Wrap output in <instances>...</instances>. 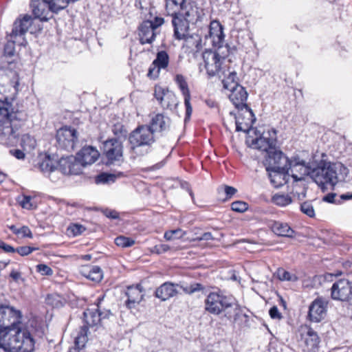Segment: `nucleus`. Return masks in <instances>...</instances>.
Returning <instances> with one entry per match:
<instances>
[{
  "label": "nucleus",
  "instance_id": "nucleus-28",
  "mask_svg": "<svg viewBox=\"0 0 352 352\" xmlns=\"http://www.w3.org/2000/svg\"><path fill=\"white\" fill-rule=\"evenodd\" d=\"M80 274L95 283H100L103 278V272L99 266L85 265L80 269Z\"/></svg>",
  "mask_w": 352,
  "mask_h": 352
},
{
  "label": "nucleus",
  "instance_id": "nucleus-26",
  "mask_svg": "<svg viewBox=\"0 0 352 352\" xmlns=\"http://www.w3.org/2000/svg\"><path fill=\"white\" fill-rule=\"evenodd\" d=\"M177 286L171 282H165L155 289L154 296L162 301L169 300L178 294Z\"/></svg>",
  "mask_w": 352,
  "mask_h": 352
},
{
  "label": "nucleus",
  "instance_id": "nucleus-44",
  "mask_svg": "<svg viewBox=\"0 0 352 352\" xmlns=\"http://www.w3.org/2000/svg\"><path fill=\"white\" fill-rule=\"evenodd\" d=\"M21 145L25 148L34 149L36 145V140L29 134H25L21 138Z\"/></svg>",
  "mask_w": 352,
  "mask_h": 352
},
{
  "label": "nucleus",
  "instance_id": "nucleus-36",
  "mask_svg": "<svg viewBox=\"0 0 352 352\" xmlns=\"http://www.w3.org/2000/svg\"><path fill=\"white\" fill-rule=\"evenodd\" d=\"M45 1L47 3L49 10L55 13L65 8L70 3L69 0H45Z\"/></svg>",
  "mask_w": 352,
  "mask_h": 352
},
{
  "label": "nucleus",
  "instance_id": "nucleus-9",
  "mask_svg": "<svg viewBox=\"0 0 352 352\" xmlns=\"http://www.w3.org/2000/svg\"><path fill=\"white\" fill-rule=\"evenodd\" d=\"M300 340L303 342L305 352H318L320 338L318 333L309 324H302L298 328Z\"/></svg>",
  "mask_w": 352,
  "mask_h": 352
},
{
  "label": "nucleus",
  "instance_id": "nucleus-31",
  "mask_svg": "<svg viewBox=\"0 0 352 352\" xmlns=\"http://www.w3.org/2000/svg\"><path fill=\"white\" fill-rule=\"evenodd\" d=\"M31 7L35 18L40 19L41 21H47L50 19L48 16L50 10L49 9H47V7L48 6L45 0H43L42 1H32Z\"/></svg>",
  "mask_w": 352,
  "mask_h": 352
},
{
  "label": "nucleus",
  "instance_id": "nucleus-34",
  "mask_svg": "<svg viewBox=\"0 0 352 352\" xmlns=\"http://www.w3.org/2000/svg\"><path fill=\"white\" fill-rule=\"evenodd\" d=\"M8 36V42L4 46V55L6 56L12 57L15 54V43H18L19 45H24V43H26V41L25 38H23V41H21L19 38H12L9 35Z\"/></svg>",
  "mask_w": 352,
  "mask_h": 352
},
{
  "label": "nucleus",
  "instance_id": "nucleus-42",
  "mask_svg": "<svg viewBox=\"0 0 352 352\" xmlns=\"http://www.w3.org/2000/svg\"><path fill=\"white\" fill-rule=\"evenodd\" d=\"M300 211L310 218L316 216L315 210L311 201H305L300 204Z\"/></svg>",
  "mask_w": 352,
  "mask_h": 352
},
{
  "label": "nucleus",
  "instance_id": "nucleus-38",
  "mask_svg": "<svg viewBox=\"0 0 352 352\" xmlns=\"http://www.w3.org/2000/svg\"><path fill=\"white\" fill-rule=\"evenodd\" d=\"M272 201L276 206L284 207L290 204L292 199L288 195L277 193L272 197Z\"/></svg>",
  "mask_w": 352,
  "mask_h": 352
},
{
  "label": "nucleus",
  "instance_id": "nucleus-25",
  "mask_svg": "<svg viewBox=\"0 0 352 352\" xmlns=\"http://www.w3.org/2000/svg\"><path fill=\"white\" fill-rule=\"evenodd\" d=\"M76 157L84 168L87 165L94 163L99 157V153L96 148L91 146H84L76 153Z\"/></svg>",
  "mask_w": 352,
  "mask_h": 352
},
{
  "label": "nucleus",
  "instance_id": "nucleus-19",
  "mask_svg": "<svg viewBox=\"0 0 352 352\" xmlns=\"http://www.w3.org/2000/svg\"><path fill=\"white\" fill-rule=\"evenodd\" d=\"M239 112L236 117V129L237 131L248 132L255 121V116L250 107L237 109Z\"/></svg>",
  "mask_w": 352,
  "mask_h": 352
},
{
  "label": "nucleus",
  "instance_id": "nucleus-10",
  "mask_svg": "<svg viewBox=\"0 0 352 352\" xmlns=\"http://www.w3.org/2000/svg\"><path fill=\"white\" fill-rule=\"evenodd\" d=\"M56 139L58 148L72 151L78 140V133L75 129L65 126L56 131Z\"/></svg>",
  "mask_w": 352,
  "mask_h": 352
},
{
  "label": "nucleus",
  "instance_id": "nucleus-18",
  "mask_svg": "<svg viewBox=\"0 0 352 352\" xmlns=\"http://www.w3.org/2000/svg\"><path fill=\"white\" fill-rule=\"evenodd\" d=\"M172 16V25L173 27L174 36L177 40H184L186 42L192 38V36L190 33L189 21L184 19L179 14Z\"/></svg>",
  "mask_w": 352,
  "mask_h": 352
},
{
  "label": "nucleus",
  "instance_id": "nucleus-53",
  "mask_svg": "<svg viewBox=\"0 0 352 352\" xmlns=\"http://www.w3.org/2000/svg\"><path fill=\"white\" fill-rule=\"evenodd\" d=\"M169 250H170V246L168 245L164 244V243H160V244H157V245H154L151 249V252L155 253L157 254H160L166 252Z\"/></svg>",
  "mask_w": 352,
  "mask_h": 352
},
{
  "label": "nucleus",
  "instance_id": "nucleus-45",
  "mask_svg": "<svg viewBox=\"0 0 352 352\" xmlns=\"http://www.w3.org/2000/svg\"><path fill=\"white\" fill-rule=\"evenodd\" d=\"M116 179V175L111 173H102L98 175L96 177V184H108L114 182Z\"/></svg>",
  "mask_w": 352,
  "mask_h": 352
},
{
  "label": "nucleus",
  "instance_id": "nucleus-20",
  "mask_svg": "<svg viewBox=\"0 0 352 352\" xmlns=\"http://www.w3.org/2000/svg\"><path fill=\"white\" fill-rule=\"evenodd\" d=\"M83 167L76 156L61 157L58 162L57 170L64 175H78L82 173Z\"/></svg>",
  "mask_w": 352,
  "mask_h": 352
},
{
  "label": "nucleus",
  "instance_id": "nucleus-4",
  "mask_svg": "<svg viewBox=\"0 0 352 352\" xmlns=\"http://www.w3.org/2000/svg\"><path fill=\"white\" fill-rule=\"evenodd\" d=\"M278 161L275 163V167L285 174L291 173V175L295 181H302L305 177L309 175L311 176L310 168L307 165L306 162L300 159L298 156H294L289 159L283 153L276 154Z\"/></svg>",
  "mask_w": 352,
  "mask_h": 352
},
{
  "label": "nucleus",
  "instance_id": "nucleus-29",
  "mask_svg": "<svg viewBox=\"0 0 352 352\" xmlns=\"http://www.w3.org/2000/svg\"><path fill=\"white\" fill-rule=\"evenodd\" d=\"M270 230L277 236L293 237L294 231L288 223L279 221H274L270 226Z\"/></svg>",
  "mask_w": 352,
  "mask_h": 352
},
{
  "label": "nucleus",
  "instance_id": "nucleus-33",
  "mask_svg": "<svg viewBox=\"0 0 352 352\" xmlns=\"http://www.w3.org/2000/svg\"><path fill=\"white\" fill-rule=\"evenodd\" d=\"M38 168L44 174H51L58 168H56L54 161L49 156L45 157L38 163Z\"/></svg>",
  "mask_w": 352,
  "mask_h": 352
},
{
  "label": "nucleus",
  "instance_id": "nucleus-49",
  "mask_svg": "<svg viewBox=\"0 0 352 352\" xmlns=\"http://www.w3.org/2000/svg\"><path fill=\"white\" fill-rule=\"evenodd\" d=\"M229 67H227V72H228V76L222 80L223 87H224V82H228V85H232V86H235V84H239L237 82V76L236 73L234 71L230 72Z\"/></svg>",
  "mask_w": 352,
  "mask_h": 352
},
{
  "label": "nucleus",
  "instance_id": "nucleus-21",
  "mask_svg": "<svg viewBox=\"0 0 352 352\" xmlns=\"http://www.w3.org/2000/svg\"><path fill=\"white\" fill-rule=\"evenodd\" d=\"M33 19L29 14L18 17L13 23L12 32L9 34L12 38H19L23 41L24 35L32 24Z\"/></svg>",
  "mask_w": 352,
  "mask_h": 352
},
{
  "label": "nucleus",
  "instance_id": "nucleus-8",
  "mask_svg": "<svg viewBox=\"0 0 352 352\" xmlns=\"http://www.w3.org/2000/svg\"><path fill=\"white\" fill-rule=\"evenodd\" d=\"M150 17L142 21L138 28L139 40L141 44L152 43L157 34V29L164 23V19L160 16H155L151 19V12L149 11Z\"/></svg>",
  "mask_w": 352,
  "mask_h": 352
},
{
  "label": "nucleus",
  "instance_id": "nucleus-56",
  "mask_svg": "<svg viewBox=\"0 0 352 352\" xmlns=\"http://www.w3.org/2000/svg\"><path fill=\"white\" fill-rule=\"evenodd\" d=\"M223 189L226 196V199H231L237 192L235 188L228 185H224Z\"/></svg>",
  "mask_w": 352,
  "mask_h": 352
},
{
  "label": "nucleus",
  "instance_id": "nucleus-39",
  "mask_svg": "<svg viewBox=\"0 0 352 352\" xmlns=\"http://www.w3.org/2000/svg\"><path fill=\"white\" fill-rule=\"evenodd\" d=\"M65 302L64 298L57 294H48L46 298L47 304L56 308L63 307Z\"/></svg>",
  "mask_w": 352,
  "mask_h": 352
},
{
  "label": "nucleus",
  "instance_id": "nucleus-62",
  "mask_svg": "<svg viewBox=\"0 0 352 352\" xmlns=\"http://www.w3.org/2000/svg\"><path fill=\"white\" fill-rule=\"evenodd\" d=\"M10 278L15 281L18 282L20 280H23L24 279L21 276V273L20 272H18L15 270H12L10 274Z\"/></svg>",
  "mask_w": 352,
  "mask_h": 352
},
{
  "label": "nucleus",
  "instance_id": "nucleus-47",
  "mask_svg": "<svg viewBox=\"0 0 352 352\" xmlns=\"http://www.w3.org/2000/svg\"><path fill=\"white\" fill-rule=\"evenodd\" d=\"M19 203L23 208L27 210H32L36 207V204L32 201V197L28 195H23Z\"/></svg>",
  "mask_w": 352,
  "mask_h": 352
},
{
  "label": "nucleus",
  "instance_id": "nucleus-61",
  "mask_svg": "<svg viewBox=\"0 0 352 352\" xmlns=\"http://www.w3.org/2000/svg\"><path fill=\"white\" fill-rule=\"evenodd\" d=\"M0 249H2L5 252H15L14 248L6 243L1 240H0Z\"/></svg>",
  "mask_w": 352,
  "mask_h": 352
},
{
  "label": "nucleus",
  "instance_id": "nucleus-51",
  "mask_svg": "<svg viewBox=\"0 0 352 352\" xmlns=\"http://www.w3.org/2000/svg\"><path fill=\"white\" fill-rule=\"evenodd\" d=\"M115 243L120 247H130L132 245V240L124 236H119L115 239Z\"/></svg>",
  "mask_w": 352,
  "mask_h": 352
},
{
  "label": "nucleus",
  "instance_id": "nucleus-17",
  "mask_svg": "<svg viewBox=\"0 0 352 352\" xmlns=\"http://www.w3.org/2000/svg\"><path fill=\"white\" fill-rule=\"evenodd\" d=\"M170 62L169 55L165 50H161L156 54V58L151 64L147 76L150 79L155 80L160 76L162 69L166 70Z\"/></svg>",
  "mask_w": 352,
  "mask_h": 352
},
{
  "label": "nucleus",
  "instance_id": "nucleus-60",
  "mask_svg": "<svg viewBox=\"0 0 352 352\" xmlns=\"http://www.w3.org/2000/svg\"><path fill=\"white\" fill-rule=\"evenodd\" d=\"M10 153L18 160H23L25 158V153L20 149H11L10 150Z\"/></svg>",
  "mask_w": 352,
  "mask_h": 352
},
{
  "label": "nucleus",
  "instance_id": "nucleus-23",
  "mask_svg": "<svg viewBox=\"0 0 352 352\" xmlns=\"http://www.w3.org/2000/svg\"><path fill=\"white\" fill-rule=\"evenodd\" d=\"M179 16L192 23H197L203 14V10L192 1H187L179 12Z\"/></svg>",
  "mask_w": 352,
  "mask_h": 352
},
{
  "label": "nucleus",
  "instance_id": "nucleus-3",
  "mask_svg": "<svg viewBox=\"0 0 352 352\" xmlns=\"http://www.w3.org/2000/svg\"><path fill=\"white\" fill-rule=\"evenodd\" d=\"M1 333L4 349L9 352H32L34 349V340L25 329H10L4 323Z\"/></svg>",
  "mask_w": 352,
  "mask_h": 352
},
{
  "label": "nucleus",
  "instance_id": "nucleus-22",
  "mask_svg": "<svg viewBox=\"0 0 352 352\" xmlns=\"http://www.w3.org/2000/svg\"><path fill=\"white\" fill-rule=\"evenodd\" d=\"M208 29V34L205 36V38L210 39L213 47H222L225 37L222 25L219 21L213 20L210 22Z\"/></svg>",
  "mask_w": 352,
  "mask_h": 352
},
{
  "label": "nucleus",
  "instance_id": "nucleus-50",
  "mask_svg": "<svg viewBox=\"0 0 352 352\" xmlns=\"http://www.w3.org/2000/svg\"><path fill=\"white\" fill-rule=\"evenodd\" d=\"M185 294H192L196 292L201 291L204 289V286L199 283H195L189 286L182 287Z\"/></svg>",
  "mask_w": 352,
  "mask_h": 352
},
{
  "label": "nucleus",
  "instance_id": "nucleus-7",
  "mask_svg": "<svg viewBox=\"0 0 352 352\" xmlns=\"http://www.w3.org/2000/svg\"><path fill=\"white\" fill-rule=\"evenodd\" d=\"M204 67L208 78L215 76H226L227 66L225 65L226 57L219 55L217 52L205 50L202 54Z\"/></svg>",
  "mask_w": 352,
  "mask_h": 352
},
{
  "label": "nucleus",
  "instance_id": "nucleus-27",
  "mask_svg": "<svg viewBox=\"0 0 352 352\" xmlns=\"http://www.w3.org/2000/svg\"><path fill=\"white\" fill-rule=\"evenodd\" d=\"M97 307L99 308L98 304ZM109 314V310L102 312L100 311L99 309L95 310L87 309L83 313L85 322L87 325L91 327L98 324L102 318H107Z\"/></svg>",
  "mask_w": 352,
  "mask_h": 352
},
{
  "label": "nucleus",
  "instance_id": "nucleus-24",
  "mask_svg": "<svg viewBox=\"0 0 352 352\" xmlns=\"http://www.w3.org/2000/svg\"><path fill=\"white\" fill-rule=\"evenodd\" d=\"M154 130L148 125L139 126L133 131V138L137 146L148 145L154 142Z\"/></svg>",
  "mask_w": 352,
  "mask_h": 352
},
{
  "label": "nucleus",
  "instance_id": "nucleus-5",
  "mask_svg": "<svg viewBox=\"0 0 352 352\" xmlns=\"http://www.w3.org/2000/svg\"><path fill=\"white\" fill-rule=\"evenodd\" d=\"M235 300L231 295H226L221 292H211L204 300V310L209 314L225 318Z\"/></svg>",
  "mask_w": 352,
  "mask_h": 352
},
{
  "label": "nucleus",
  "instance_id": "nucleus-64",
  "mask_svg": "<svg viewBox=\"0 0 352 352\" xmlns=\"http://www.w3.org/2000/svg\"><path fill=\"white\" fill-rule=\"evenodd\" d=\"M124 297H126V300L124 301V303L126 306L127 308L129 309H131V303H132V301L130 299V296H129V294L127 291H126L124 292Z\"/></svg>",
  "mask_w": 352,
  "mask_h": 352
},
{
  "label": "nucleus",
  "instance_id": "nucleus-46",
  "mask_svg": "<svg viewBox=\"0 0 352 352\" xmlns=\"http://www.w3.org/2000/svg\"><path fill=\"white\" fill-rule=\"evenodd\" d=\"M248 204L243 201H235L231 204L232 210L236 212L243 213L248 210Z\"/></svg>",
  "mask_w": 352,
  "mask_h": 352
},
{
  "label": "nucleus",
  "instance_id": "nucleus-37",
  "mask_svg": "<svg viewBox=\"0 0 352 352\" xmlns=\"http://www.w3.org/2000/svg\"><path fill=\"white\" fill-rule=\"evenodd\" d=\"M151 127L155 131H162L166 129V120L163 114L155 115L151 122Z\"/></svg>",
  "mask_w": 352,
  "mask_h": 352
},
{
  "label": "nucleus",
  "instance_id": "nucleus-48",
  "mask_svg": "<svg viewBox=\"0 0 352 352\" xmlns=\"http://www.w3.org/2000/svg\"><path fill=\"white\" fill-rule=\"evenodd\" d=\"M167 92L168 89H164L161 86L156 85L155 87L154 96L162 105H164V98L167 94Z\"/></svg>",
  "mask_w": 352,
  "mask_h": 352
},
{
  "label": "nucleus",
  "instance_id": "nucleus-54",
  "mask_svg": "<svg viewBox=\"0 0 352 352\" xmlns=\"http://www.w3.org/2000/svg\"><path fill=\"white\" fill-rule=\"evenodd\" d=\"M36 248H31L30 246H21L17 248H15V252H17L21 256H27L31 254Z\"/></svg>",
  "mask_w": 352,
  "mask_h": 352
},
{
  "label": "nucleus",
  "instance_id": "nucleus-41",
  "mask_svg": "<svg viewBox=\"0 0 352 352\" xmlns=\"http://www.w3.org/2000/svg\"><path fill=\"white\" fill-rule=\"evenodd\" d=\"M276 276L281 281H295L297 280V277L295 274H292L283 267L277 269Z\"/></svg>",
  "mask_w": 352,
  "mask_h": 352
},
{
  "label": "nucleus",
  "instance_id": "nucleus-15",
  "mask_svg": "<svg viewBox=\"0 0 352 352\" xmlns=\"http://www.w3.org/2000/svg\"><path fill=\"white\" fill-rule=\"evenodd\" d=\"M103 153L107 159V164L120 162L122 158V146L117 139H110L104 142Z\"/></svg>",
  "mask_w": 352,
  "mask_h": 352
},
{
  "label": "nucleus",
  "instance_id": "nucleus-40",
  "mask_svg": "<svg viewBox=\"0 0 352 352\" xmlns=\"http://www.w3.org/2000/svg\"><path fill=\"white\" fill-rule=\"evenodd\" d=\"M186 234V232L181 228L175 230H167L164 232V237L166 241H173L183 238Z\"/></svg>",
  "mask_w": 352,
  "mask_h": 352
},
{
  "label": "nucleus",
  "instance_id": "nucleus-16",
  "mask_svg": "<svg viewBox=\"0 0 352 352\" xmlns=\"http://www.w3.org/2000/svg\"><path fill=\"white\" fill-rule=\"evenodd\" d=\"M328 302L322 298H316L309 305L307 320L318 323L324 319L327 311Z\"/></svg>",
  "mask_w": 352,
  "mask_h": 352
},
{
  "label": "nucleus",
  "instance_id": "nucleus-6",
  "mask_svg": "<svg viewBox=\"0 0 352 352\" xmlns=\"http://www.w3.org/2000/svg\"><path fill=\"white\" fill-rule=\"evenodd\" d=\"M277 136L274 129L265 131L258 137L252 140V146L254 148L266 152L269 158L276 163L278 157L276 153H283L276 148Z\"/></svg>",
  "mask_w": 352,
  "mask_h": 352
},
{
  "label": "nucleus",
  "instance_id": "nucleus-35",
  "mask_svg": "<svg viewBox=\"0 0 352 352\" xmlns=\"http://www.w3.org/2000/svg\"><path fill=\"white\" fill-rule=\"evenodd\" d=\"M274 168L275 170H274L272 173H270V180L272 184L276 188H278L280 186H282L285 183V175H283V173H285V172H283L280 170H278L275 167V164L273 162Z\"/></svg>",
  "mask_w": 352,
  "mask_h": 352
},
{
  "label": "nucleus",
  "instance_id": "nucleus-14",
  "mask_svg": "<svg viewBox=\"0 0 352 352\" xmlns=\"http://www.w3.org/2000/svg\"><path fill=\"white\" fill-rule=\"evenodd\" d=\"M224 89L231 91L229 95V99L236 109H243L248 107L246 101L248 99V92L245 89L239 84H235V86L228 85L224 82Z\"/></svg>",
  "mask_w": 352,
  "mask_h": 352
},
{
  "label": "nucleus",
  "instance_id": "nucleus-32",
  "mask_svg": "<svg viewBox=\"0 0 352 352\" xmlns=\"http://www.w3.org/2000/svg\"><path fill=\"white\" fill-rule=\"evenodd\" d=\"M166 12L168 15L173 16L179 14L187 0H165Z\"/></svg>",
  "mask_w": 352,
  "mask_h": 352
},
{
  "label": "nucleus",
  "instance_id": "nucleus-13",
  "mask_svg": "<svg viewBox=\"0 0 352 352\" xmlns=\"http://www.w3.org/2000/svg\"><path fill=\"white\" fill-rule=\"evenodd\" d=\"M231 309L227 311L225 318L230 321L234 325L242 329L249 326L250 316L243 311L242 307L235 300Z\"/></svg>",
  "mask_w": 352,
  "mask_h": 352
},
{
  "label": "nucleus",
  "instance_id": "nucleus-12",
  "mask_svg": "<svg viewBox=\"0 0 352 352\" xmlns=\"http://www.w3.org/2000/svg\"><path fill=\"white\" fill-rule=\"evenodd\" d=\"M174 81L184 97V102L185 107L184 121L186 122L190 120L192 113V107L190 102V90L187 80L184 75L180 74H176L174 77Z\"/></svg>",
  "mask_w": 352,
  "mask_h": 352
},
{
  "label": "nucleus",
  "instance_id": "nucleus-63",
  "mask_svg": "<svg viewBox=\"0 0 352 352\" xmlns=\"http://www.w3.org/2000/svg\"><path fill=\"white\" fill-rule=\"evenodd\" d=\"M336 194L334 192L328 193L323 197L322 200L327 203L335 204L336 203Z\"/></svg>",
  "mask_w": 352,
  "mask_h": 352
},
{
  "label": "nucleus",
  "instance_id": "nucleus-55",
  "mask_svg": "<svg viewBox=\"0 0 352 352\" xmlns=\"http://www.w3.org/2000/svg\"><path fill=\"white\" fill-rule=\"evenodd\" d=\"M69 230H70L74 236H78L85 230V228L80 224H73L69 228Z\"/></svg>",
  "mask_w": 352,
  "mask_h": 352
},
{
  "label": "nucleus",
  "instance_id": "nucleus-58",
  "mask_svg": "<svg viewBox=\"0 0 352 352\" xmlns=\"http://www.w3.org/2000/svg\"><path fill=\"white\" fill-rule=\"evenodd\" d=\"M102 213L104 216L111 219H117L119 218V213L114 210L106 208L102 210Z\"/></svg>",
  "mask_w": 352,
  "mask_h": 352
},
{
  "label": "nucleus",
  "instance_id": "nucleus-2",
  "mask_svg": "<svg viewBox=\"0 0 352 352\" xmlns=\"http://www.w3.org/2000/svg\"><path fill=\"white\" fill-rule=\"evenodd\" d=\"M347 168L341 163L324 162L311 170V177L322 191L333 189L338 182L344 179Z\"/></svg>",
  "mask_w": 352,
  "mask_h": 352
},
{
  "label": "nucleus",
  "instance_id": "nucleus-57",
  "mask_svg": "<svg viewBox=\"0 0 352 352\" xmlns=\"http://www.w3.org/2000/svg\"><path fill=\"white\" fill-rule=\"evenodd\" d=\"M269 315L272 319L280 320L283 318L276 306H273L270 309Z\"/></svg>",
  "mask_w": 352,
  "mask_h": 352
},
{
  "label": "nucleus",
  "instance_id": "nucleus-30",
  "mask_svg": "<svg viewBox=\"0 0 352 352\" xmlns=\"http://www.w3.org/2000/svg\"><path fill=\"white\" fill-rule=\"evenodd\" d=\"M87 331V327L83 326L80 328L74 339V346L69 348L68 352H85L84 349L88 341Z\"/></svg>",
  "mask_w": 352,
  "mask_h": 352
},
{
  "label": "nucleus",
  "instance_id": "nucleus-59",
  "mask_svg": "<svg viewBox=\"0 0 352 352\" xmlns=\"http://www.w3.org/2000/svg\"><path fill=\"white\" fill-rule=\"evenodd\" d=\"M18 236H21L22 237H28L32 238V234L30 229L28 226H22L19 228Z\"/></svg>",
  "mask_w": 352,
  "mask_h": 352
},
{
  "label": "nucleus",
  "instance_id": "nucleus-11",
  "mask_svg": "<svg viewBox=\"0 0 352 352\" xmlns=\"http://www.w3.org/2000/svg\"><path fill=\"white\" fill-rule=\"evenodd\" d=\"M331 297L334 300L349 302L352 300V281L340 278L333 283L331 287Z\"/></svg>",
  "mask_w": 352,
  "mask_h": 352
},
{
  "label": "nucleus",
  "instance_id": "nucleus-52",
  "mask_svg": "<svg viewBox=\"0 0 352 352\" xmlns=\"http://www.w3.org/2000/svg\"><path fill=\"white\" fill-rule=\"evenodd\" d=\"M36 271L43 276H52L53 274V270L48 265L41 263L36 266Z\"/></svg>",
  "mask_w": 352,
  "mask_h": 352
},
{
  "label": "nucleus",
  "instance_id": "nucleus-1",
  "mask_svg": "<svg viewBox=\"0 0 352 352\" xmlns=\"http://www.w3.org/2000/svg\"><path fill=\"white\" fill-rule=\"evenodd\" d=\"M12 101L7 96H0V136L5 140L17 138L27 118L23 111L16 109Z\"/></svg>",
  "mask_w": 352,
  "mask_h": 352
},
{
  "label": "nucleus",
  "instance_id": "nucleus-43",
  "mask_svg": "<svg viewBox=\"0 0 352 352\" xmlns=\"http://www.w3.org/2000/svg\"><path fill=\"white\" fill-rule=\"evenodd\" d=\"M145 293V289L142 287V283L137 284L135 287H133V304L135 302L140 303L143 300Z\"/></svg>",
  "mask_w": 352,
  "mask_h": 352
}]
</instances>
